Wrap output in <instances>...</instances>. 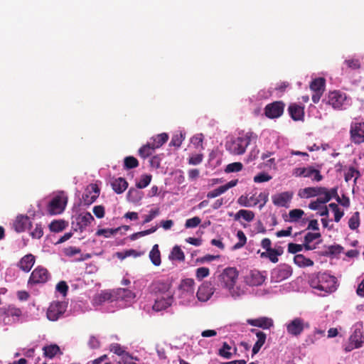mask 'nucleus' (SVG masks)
Returning a JSON list of instances; mask_svg holds the SVG:
<instances>
[{
  "instance_id": "57",
  "label": "nucleus",
  "mask_w": 364,
  "mask_h": 364,
  "mask_svg": "<svg viewBox=\"0 0 364 364\" xmlns=\"http://www.w3.org/2000/svg\"><path fill=\"white\" fill-rule=\"evenodd\" d=\"M272 179V176L267 173H260L254 177L255 183H264L267 182Z\"/></svg>"
},
{
  "instance_id": "58",
  "label": "nucleus",
  "mask_w": 364,
  "mask_h": 364,
  "mask_svg": "<svg viewBox=\"0 0 364 364\" xmlns=\"http://www.w3.org/2000/svg\"><path fill=\"white\" fill-rule=\"evenodd\" d=\"M200 218L198 216H195L192 218L186 220L185 227L186 228H193L197 227L200 223Z\"/></svg>"
},
{
  "instance_id": "28",
  "label": "nucleus",
  "mask_w": 364,
  "mask_h": 364,
  "mask_svg": "<svg viewBox=\"0 0 364 364\" xmlns=\"http://www.w3.org/2000/svg\"><path fill=\"white\" fill-rule=\"evenodd\" d=\"M349 340L361 347L363 343V336L360 324H355L354 326L353 332L350 336Z\"/></svg>"
},
{
  "instance_id": "56",
  "label": "nucleus",
  "mask_w": 364,
  "mask_h": 364,
  "mask_svg": "<svg viewBox=\"0 0 364 364\" xmlns=\"http://www.w3.org/2000/svg\"><path fill=\"white\" fill-rule=\"evenodd\" d=\"M139 162L137 159L133 156H127L124 159V166L126 168H133L137 167Z\"/></svg>"
},
{
  "instance_id": "47",
  "label": "nucleus",
  "mask_w": 364,
  "mask_h": 364,
  "mask_svg": "<svg viewBox=\"0 0 364 364\" xmlns=\"http://www.w3.org/2000/svg\"><path fill=\"white\" fill-rule=\"evenodd\" d=\"M154 149H155L152 148V145L149 141L146 144L144 145L143 146H141L139 149V154L142 158H146V157L149 156L150 155H151V154Z\"/></svg>"
},
{
  "instance_id": "1",
  "label": "nucleus",
  "mask_w": 364,
  "mask_h": 364,
  "mask_svg": "<svg viewBox=\"0 0 364 364\" xmlns=\"http://www.w3.org/2000/svg\"><path fill=\"white\" fill-rule=\"evenodd\" d=\"M257 135L252 132H246L237 137L231 138L225 143L227 151L232 155H242L252 141H255Z\"/></svg>"
},
{
  "instance_id": "22",
  "label": "nucleus",
  "mask_w": 364,
  "mask_h": 364,
  "mask_svg": "<svg viewBox=\"0 0 364 364\" xmlns=\"http://www.w3.org/2000/svg\"><path fill=\"white\" fill-rule=\"evenodd\" d=\"M31 225V222L28 216L19 215L14 223V228L16 232H21L29 228Z\"/></svg>"
},
{
  "instance_id": "10",
  "label": "nucleus",
  "mask_w": 364,
  "mask_h": 364,
  "mask_svg": "<svg viewBox=\"0 0 364 364\" xmlns=\"http://www.w3.org/2000/svg\"><path fill=\"white\" fill-rule=\"evenodd\" d=\"M265 279L266 275L256 269L250 271L244 277L245 284L250 287L260 286Z\"/></svg>"
},
{
  "instance_id": "18",
  "label": "nucleus",
  "mask_w": 364,
  "mask_h": 364,
  "mask_svg": "<svg viewBox=\"0 0 364 364\" xmlns=\"http://www.w3.org/2000/svg\"><path fill=\"white\" fill-rule=\"evenodd\" d=\"M151 290L156 294V296L173 294L171 291V284L169 282H155L151 285Z\"/></svg>"
},
{
  "instance_id": "43",
  "label": "nucleus",
  "mask_w": 364,
  "mask_h": 364,
  "mask_svg": "<svg viewBox=\"0 0 364 364\" xmlns=\"http://www.w3.org/2000/svg\"><path fill=\"white\" fill-rule=\"evenodd\" d=\"M117 297L122 299L129 301L134 298V294L127 289H119L117 292Z\"/></svg>"
},
{
  "instance_id": "36",
  "label": "nucleus",
  "mask_w": 364,
  "mask_h": 364,
  "mask_svg": "<svg viewBox=\"0 0 364 364\" xmlns=\"http://www.w3.org/2000/svg\"><path fill=\"white\" fill-rule=\"evenodd\" d=\"M304 177L311 178L313 181H320L323 178L320 171L312 166H308L306 168Z\"/></svg>"
},
{
  "instance_id": "45",
  "label": "nucleus",
  "mask_w": 364,
  "mask_h": 364,
  "mask_svg": "<svg viewBox=\"0 0 364 364\" xmlns=\"http://www.w3.org/2000/svg\"><path fill=\"white\" fill-rule=\"evenodd\" d=\"M44 355L50 358H53L60 351L57 345H50L43 348Z\"/></svg>"
},
{
  "instance_id": "39",
  "label": "nucleus",
  "mask_w": 364,
  "mask_h": 364,
  "mask_svg": "<svg viewBox=\"0 0 364 364\" xmlns=\"http://www.w3.org/2000/svg\"><path fill=\"white\" fill-rule=\"evenodd\" d=\"M240 218H243L245 220H246L247 222H250V221L253 220V219L255 218V214L251 210L242 209V210H240L238 212H237V213L235 215V220H238Z\"/></svg>"
},
{
  "instance_id": "64",
  "label": "nucleus",
  "mask_w": 364,
  "mask_h": 364,
  "mask_svg": "<svg viewBox=\"0 0 364 364\" xmlns=\"http://www.w3.org/2000/svg\"><path fill=\"white\" fill-rule=\"evenodd\" d=\"M133 359L134 358L131 356L128 353L127 354L124 355V356L120 358L119 364H136L133 361Z\"/></svg>"
},
{
  "instance_id": "26",
  "label": "nucleus",
  "mask_w": 364,
  "mask_h": 364,
  "mask_svg": "<svg viewBox=\"0 0 364 364\" xmlns=\"http://www.w3.org/2000/svg\"><path fill=\"white\" fill-rule=\"evenodd\" d=\"M252 331L255 332L256 336L257 338V340L252 348V354L255 355L259 351L262 346L264 344L267 336L262 331H257L255 329H252Z\"/></svg>"
},
{
  "instance_id": "53",
  "label": "nucleus",
  "mask_w": 364,
  "mask_h": 364,
  "mask_svg": "<svg viewBox=\"0 0 364 364\" xmlns=\"http://www.w3.org/2000/svg\"><path fill=\"white\" fill-rule=\"evenodd\" d=\"M242 164L240 162H234L228 164L225 171L226 173L238 172L242 169Z\"/></svg>"
},
{
  "instance_id": "51",
  "label": "nucleus",
  "mask_w": 364,
  "mask_h": 364,
  "mask_svg": "<svg viewBox=\"0 0 364 364\" xmlns=\"http://www.w3.org/2000/svg\"><path fill=\"white\" fill-rule=\"evenodd\" d=\"M109 349L112 352L120 356L121 358L124 356V355L127 354L128 353L125 351L124 348L121 346L119 343H112L109 346Z\"/></svg>"
},
{
  "instance_id": "16",
  "label": "nucleus",
  "mask_w": 364,
  "mask_h": 364,
  "mask_svg": "<svg viewBox=\"0 0 364 364\" xmlns=\"http://www.w3.org/2000/svg\"><path fill=\"white\" fill-rule=\"evenodd\" d=\"M94 220L95 219L90 213L86 212L82 213L76 217V225L73 228L75 231L80 230V232H82L94 221Z\"/></svg>"
},
{
  "instance_id": "40",
  "label": "nucleus",
  "mask_w": 364,
  "mask_h": 364,
  "mask_svg": "<svg viewBox=\"0 0 364 364\" xmlns=\"http://www.w3.org/2000/svg\"><path fill=\"white\" fill-rule=\"evenodd\" d=\"M127 199L132 203H138L143 197V193L137 189L131 188L127 193Z\"/></svg>"
},
{
  "instance_id": "44",
  "label": "nucleus",
  "mask_w": 364,
  "mask_h": 364,
  "mask_svg": "<svg viewBox=\"0 0 364 364\" xmlns=\"http://www.w3.org/2000/svg\"><path fill=\"white\" fill-rule=\"evenodd\" d=\"M119 228H107V229H100L96 232V235L97 236H103L105 238H109L112 235L117 234Z\"/></svg>"
},
{
  "instance_id": "37",
  "label": "nucleus",
  "mask_w": 364,
  "mask_h": 364,
  "mask_svg": "<svg viewBox=\"0 0 364 364\" xmlns=\"http://www.w3.org/2000/svg\"><path fill=\"white\" fill-rule=\"evenodd\" d=\"M310 88L314 92H323L325 88V79L323 77L316 78L310 84Z\"/></svg>"
},
{
  "instance_id": "38",
  "label": "nucleus",
  "mask_w": 364,
  "mask_h": 364,
  "mask_svg": "<svg viewBox=\"0 0 364 364\" xmlns=\"http://www.w3.org/2000/svg\"><path fill=\"white\" fill-rule=\"evenodd\" d=\"M290 275V272L287 269H277L272 272V278L276 282H279L283 279L288 278Z\"/></svg>"
},
{
  "instance_id": "3",
  "label": "nucleus",
  "mask_w": 364,
  "mask_h": 364,
  "mask_svg": "<svg viewBox=\"0 0 364 364\" xmlns=\"http://www.w3.org/2000/svg\"><path fill=\"white\" fill-rule=\"evenodd\" d=\"M194 280L192 279H183L178 287L176 298L179 305L193 306L196 301L195 299Z\"/></svg>"
},
{
  "instance_id": "25",
  "label": "nucleus",
  "mask_w": 364,
  "mask_h": 364,
  "mask_svg": "<svg viewBox=\"0 0 364 364\" xmlns=\"http://www.w3.org/2000/svg\"><path fill=\"white\" fill-rule=\"evenodd\" d=\"M230 294L232 297L234 299L240 298L241 296H244L247 291V288L245 284H238L232 285V287H230L229 289H228Z\"/></svg>"
},
{
  "instance_id": "54",
  "label": "nucleus",
  "mask_w": 364,
  "mask_h": 364,
  "mask_svg": "<svg viewBox=\"0 0 364 364\" xmlns=\"http://www.w3.org/2000/svg\"><path fill=\"white\" fill-rule=\"evenodd\" d=\"M304 214V212L301 209H294L289 211V215L290 221L296 222L300 219Z\"/></svg>"
},
{
  "instance_id": "24",
  "label": "nucleus",
  "mask_w": 364,
  "mask_h": 364,
  "mask_svg": "<svg viewBox=\"0 0 364 364\" xmlns=\"http://www.w3.org/2000/svg\"><path fill=\"white\" fill-rule=\"evenodd\" d=\"M35 263V257L31 254L23 256L18 264V267L23 272H28Z\"/></svg>"
},
{
  "instance_id": "6",
  "label": "nucleus",
  "mask_w": 364,
  "mask_h": 364,
  "mask_svg": "<svg viewBox=\"0 0 364 364\" xmlns=\"http://www.w3.org/2000/svg\"><path fill=\"white\" fill-rule=\"evenodd\" d=\"M68 198L63 192L58 193L49 203L48 211L50 215L60 214L65 210Z\"/></svg>"
},
{
  "instance_id": "20",
  "label": "nucleus",
  "mask_w": 364,
  "mask_h": 364,
  "mask_svg": "<svg viewBox=\"0 0 364 364\" xmlns=\"http://www.w3.org/2000/svg\"><path fill=\"white\" fill-rule=\"evenodd\" d=\"M284 111V105L282 102H275L269 104L265 107V115L268 118H277L280 117Z\"/></svg>"
},
{
  "instance_id": "42",
  "label": "nucleus",
  "mask_w": 364,
  "mask_h": 364,
  "mask_svg": "<svg viewBox=\"0 0 364 364\" xmlns=\"http://www.w3.org/2000/svg\"><path fill=\"white\" fill-rule=\"evenodd\" d=\"M67 226V223L64 220H54L53 221L50 225V230L54 232H59L63 231Z\"/></svg>"
},
{
  "instance_id": "35",
  "label": "nucleus",
  "mask_w": 364,
  "mask_h": 364,
  "mask_svg": "<svg viewBox=\"0 0 364 364\" xmlns=\"http://www.w3.org/2000/svg\"><path fill=\"white\" fill-rule=\"evenodd\" d=\"M149 258L155 266H159L161 264V254L159 250V245H154L149 252Z\"/></svg>"
},
{
  "instance_id": "14",
  "label": "nucleus",
  "mask_w": 364,
  "mask_h": 364,
  "mask_svg": "<svg viewBox=\"0 0 364 364\" xmlns=\"http://www.w3.org/2000/svg\"><path fill=\"white\" fill-rule=\"evenodd\" d=\"M350 138L353 143H364V122L354 123L350 126Z\"/></svg>"
},
{
  "instance_id": "60",
  "label": "nucleus",
  "mask_w": 364,
  "mask_h": 364,
  "mask_svg": "<svg viewBox=\"0 0 364 364\" xmlns=\"http://www.w3.org/2000/svg\"><path fill=\"white\" fill-rule=\"evenodd\" d=\"M304 246V245H299L295 243H289L288 245V252L291 254H296L299 252L303 250Z\"/></svg>"
},
{
  "instance_id": "12",
  "label": "nucleus",
  "mask_w": 364,
  "mask_h": 364,
  "mask_svg": "<svg viewBox=\"0 0 364 364\" xmlns=\"http://www.w3.org/2000/svg\"><path fill=\"white\" fill-rule=\"evenodd\" d=\"M173 302V294H168V295H161L156 296L155 302L153 305V310L155 311H161L165 310Z\"/></svg>"
},
{
  "instance_id": "62",
  "label": "nucleus",
  "mask_w": 364,
  "mask_h": 364,
  "mask_svg": "<svg viewBox=\"0 0 364 364\" xmlns=\"http://www.w3.org/2000/svg\"><path fill=\"white\" fill-rule=\"evenodd\" d=\"M56 290L58 292H60L63 296H65L68 290V286L67 285L65 282L61 281L57 284Z\"/></svg>"
},
{
  "instance_id": "4",
  "label": "nucleus",
  "mask_w": 364,
  "mask_h": 364,
  "mask_svg": "<svg viewBox=\"0 0 364 364\" xmlns=\"http://www.w3.org/2000/svg\"><path fill=\"white\" fill-rule=\"evenodd\" d=\"M268 196L269 193L266 192L260 193L257 197L255 195L250 197L241 196L237 203L243 207H252L259 203V208L262 209L268 201Z\"/></svg>"
},
{
  "instance_id": "8",
  "label": "nucleus",
  "mask_w": 364,
  "mask_h": 364,
  "mask_svg": "<svg viewBox=\"0 0 364 364\" xmlns=\"http://www.w3.org/2000/svg\"><path fill=\"white\" fill-rule=\"evenodd\" d=\"M67 305L64 302H52L47 310V318L52 321L59 319L65 312Z\"/></svg>"
},
{
  "instance_id": "11",
  "label": "nucleus",
  "mask_w": 364,
  "mask_h": 364,
  "mask_svg": "<svg viewBox=\"0 0 364 364\" xmlns=\"http://www.w3.org/2000/svg\"><path fill=\"white\" fill-rule=\"evenodd\" d=\"M50 278L48 271L43 267H37L31 273L28 284H40L46 282Z\"/></svg>"
},
{
  "instance_id": "13",
  "label": "nucleus",
  "mask_w": 364,
  "mask_h": 364,
  "mask_svg": "<svg viewBox=\"0 0 364 364\" xmlns=\"http://www.w3.org/2000/svg\"><path fill=\"white\" fill-rule=\"evenodd\" d=\"M330 190L324 187H308L301 189L299 191L298 196L301 198H309L315 196H322L329 193Z\"/></svg>"
},
{
  "instance_id": "34",
  "label": "nucleus",
  "mask_w": 364,
  "mask_h": 364,
  "mask_svg": "<svg viewBox=\"0 0 364 364\" xmlns=\"http://www.w3.org/2000/svg\"><path fill=\"white\" fill-rule=\"evenodd\" d=\"M168 259L170 260L183 262L185 259V255L181 247L178 245H176L173 247L171 253L169 254Z\"/></svg>"
},
{
  "instance_id": "23",
  "label": "nucleus",
  "mask_w": 364,
  "mask_h": 364,
  "mask_svg": "<svg viewBox=\"0 0 364 364\" xmlns=\"http://www.w3.org/2000/svg\"><path fill=\"white\" fill-rule=\"evenodd\" d=\"M247 323L253 326L259 327L264 329H269L273 326V320L267 317H261L256 319H250Z\"/></svg>"
},
{
  "instance_id": "30",
  "label": "nucleus",
  "mask_w": 364,
  "mask_h": 364,
  "mask_svg": "<svg viewBox=\"0 0 364 364\" xmlns=\"http://www.w3.org/2000/svg\"><path fill=\"white\" fill-rule=\"evenodd\" d=\"M168 135L166 133H161L151 138L149 142L152 145V148L158 149L167 141Z\"/></svg>"
},
{
  "instance_id": "2",
  "label": "nucleus",
  "mask_w": 364,
  "mask_h": 364,
  "mask_svg": "<svg viewBox=\"0 0 364 364\" xmlns=\"http://www.w3.org/2000/svg\"><path fill=\"white\" fill-rule=\"evenodd\" d=\"M310 285L312 288L323 292L321 294L323 296L333 292L337 289L336 278L326 272L313 276L310 280Z\"/></svg>"
},
{
  "instance_id": "33",
  "label": "nucleus",
  "mask_w": 364,
  "mask_h": 364,
  "mask_svg": "<svg viewBox=\"0 0 364 364\" xmlns=\"http://www.w3.org/2000/svg\"><path fill=\"white\" fill-rule=\"evenodd\" d=\"M294 263L299 267H311L314 262L301 254L296 255L294 257Z\"/></svg>"
},
{
  "instance_id": "21",
  "label": "nucleus",
  "mask_w": 364,
  "mask_h": 364,
  "mask_svg": "<svg viewBox=\"0 0 364 364\" xmlns=\"http://www.w3.org/2000/svg\"><path fill=\"white\" fill-rule=\"evenodd\" d=\"M99 196V189L96 185L90 184L82 195V200L85 205L92 203Z\"/></svg>"
},
{
  "instance_id": "5",
  "label": "nucleus",
  "mask_w": 364,
  "mask_h": 364,
  "mask_svg": "<svg viewBox=\"0 0 364 364\" xmlns=\"http://www.w3.org/2000/svg\"><path fill=\"white\" fill-rule=\"evenodd\" d=\"M285 326L289 335L298 337L304 329L309 328V323L301 317H295L287 322Z\"/></svg>"
},
{
  "instance_id": "32",
  "label": "nucleus",
  "mask_w": 364,
  "mask_h": 364,
  "mask_svg": "<svg viewBox=\"0 0 364 364\" xmlns=\"http://www.w3.org/2000/svg\"><path fill=\"white\" fill-rule=\"evenodd\" d=\"M289 111L294 120H300L303 117L304 108L298 105H291L289 107Z\"/></svg>"
},
{
  "instance_id": "19",
  "label": "nucleus",
  "mask_w": 364,
  "mask_h": 364,
  "mask_svg": "<svg viewBox=\"0 0 364 364\" xmlns=\"http://www.w3.org/2000/svg\"><path fill=\"white\" fill-rule=\"evenodd\" d=\"M293 197V193L285 191L272 196V203L278 207H287Z\"/></svg>"
},
{
  "instance_id": "46",
  "label": "nucleus",
  "mask_w": 364,
  "mask_h": 364,
  "mask_svg": "<svg viewBox=\"0 0 364 364\" xmlns=\"http://www.w3.org/2000/svg\"><path fill=\"white\" fill-rule=\"evenodd\" d=\"M4 314L7 317H12L13 321H16L21 315V311L19 309L9 306Z\"/></svg>"
},
{
  "instance_id": "63",
  "label": "nucleus",
  "mask_w": 364,
  "mask_h": 364,
  "mask_svg": "<svg viewBox=\"0 0 364 364\" xmlns=\"http://www.w3.org/2000/svg\"><path fill=\"white\" fill-rule=\"evenodd\" d=\"M87 345L91 349H97L100 347V342L94 336H91L88 340Z\"/></svg>"
},
{
  "instance_id": "41",
  "label": "nucleus",
  "mask_w": 364,
  "mask_h": 364,
  "mask_svg": "<svg viewBox=\"0 0 364 364\" xmlns=\"http://www.w3.org/2000/svg\"><path fill=\"white\" fill-rule=\"evenodd\" d=\"M325 331L321 329H315L312 334L306 340L307 344H314L320 338L324 336Z\"/></svg>"
},
{
  "instance_id": "17",
  "label": "nucleus",
  "mask_w": 364,
  "mask_h": 364,
  "mask_svg": "<svg viewBox=\"0 0 364 364\" xmlns=\"http://www.w3.org/2000/svg\"><path fill=\"white\" fill-rule=\"evenodd\" d=\"M214 293V288L211 283L205 282L202 284L197 291L196 296L200 301H207Z\"/></svg>"
},
{
  "instance_id": "55",
  "label": "nucleus",
  "mask_w": 364,
  "mask_h": 364,
  "mask_svg": "<svg viewBox=\"0 0 364 364\" xmlns=\"http://www.w3.org/2000/svg\"><path fill=\"white\" fill-rule=\"evenodd\" d=\"M151 181V175H143L139 182L136 183V187L138 188H144L149 186Z\"/></svg>"
},
{
  "instance_id": "59",
  "label": "nucleus",
  "mask_w": 364,
  "mask_h": 364,
  "mask_svg": "<svg viewBox=\"0 0 364 364\" xmlns=\"http://www.w3.org/2000/svg\"><path fill=\"white\" fill-rule=\"evenodd\" d=\"M210 274L209 269L207 267H199L196 269V276L198 279H203Z\"/></svg>"
},
{
  "instance_id": "27",
  "label": "nucleus",
  "mask_w": 364,
  "mask_h": 364,
  "mask_svg": "<svg viewBox=\"0 0 364 364\" xmlns=\"http://www.w3.org/2000/svg\"><path fill=\"white\" fill-rule=\"evenodd\" d=\"M112 187L115 193L120 194L127 188L128 183L124 178L119 177L113 180Z\"/></svg>"
},
{
  "instance_id": "50",
  "label": "nucleus",
  "mask_w": 364,
  "mask_h": 364,
  "mask_svg": "<svg viewBox=\"0 0 364 364\" xmlns=\"http://www.w3.org/2000/svg\"><path fill=\"white\" fill-rule=\"evenodd\" d=\"M230 350L231 347L225 342L223 343V347L219 350L218 354L226 359H230L232 357Z\"/></svg>"
},
{
  "instance_id": "48",
  "label": "nucleus",
  "mask_w": 364,
  "mask_h": 364,
  "mask_svg": "<svg viewBox=\"0 0 364 364\" xmlns=\"http://www.w3.org/2000/svg\"><path fill=\"white\" fill-rule=\"evenodd\" d=\"M184 139H185V134H183L181 132H180L179 133H176L172 136L171 141L170 142V145L176 146V147H179L181 145Z\"/></svg>"
},
{
  "instance_id": "29",
  "label": "nucleus",
  "mask_w": 364,
  "mask_h": 364,
  "mask_svg": "<svg viewBox=\"0 0 364 364\" xmlns=\"http://www.w3.org/2000/svg\"><path fill=\"white\" fill-rule=\"evenodd\" d=\"M108 301H112V294L109 291H104L94 296L92 303L94 305H101Z\"/></svg>"
},
{
  "instance_id": "31",
  "label": "nucleus",
  "mask_w": 364,
  "mask_h": 364,
  "mask_svg": "<svg viewBox=\"0 0 364 364\" xmlns=\"http://www.w3.org/2000/svg\"><path fill=\"white\" fill-rule=\"evenodd\" d=\"M321 237V234L319 232H308L304 237V249L306 250H312L316 248L315 246L311 245V243L316 239H318Z\"/></svg>"
},
{
  "instance_id": "52",
  "label": "nucleus",
  "mask_w": 364,
  "mask_h": 364,
  "mask_svg": "<svg viewBox=\"0 0 364 364\" xmlns=\"http://www.w3.org/2000/svg\"><path fill=\"white\" fill-rule=\"evenodd\" d=\"M359 225H360L359 213L355 212L349 219L348 225L351 230H355L358 228Z\"/></svg>"
},
{
  "instance_id": "61",
  "label": "nucleus",
  "mask_w": 364,
  "mask_h": 364,
  "mask_svg": "<svg viewBox=\"0 0 364 364\" xmlns=\"http://www.w3.org/2000/svg\"><path fill=\"white\" fill-rule=\"evenodd\" d=\"M203 155L202 154H197L191 156L188 159V164L191 165H198L203 161Z\"/></svg>"
},
{
  "instance_id": "15",
  "label": "nucleus",
  "mask_w": 364,
  "mask_h": 364,
  "mask_svg": "<svg viewBox=\"0 0 364 364\" xmlns=\"http://www.w3.org/2000/svg\"><path fill=\"white\" fill-rule=\"evenodd\" d=\"M337 195V187H334L330 189L329 193L325 194V198H323L322 196L318 197L316 200L311 202L309 204V208L314 210H318L322 207V205H325L331 198L333 196Z\"/></svg>"
},
{
  "instance_id": "9",
  "label": "nucleus",
  "mask_w": 364,
  "mask_h": 364,
  "mask_svg": "<svg viewBox=\"0 0 364 364\" xmlns=\"http://www.w3.org/2000/svg\"><path fill=\"white\" fill-rule=\"evenodd\" d=\"M238 278V272L235 268H226L220 275L222 286L229 289L232 285H235Z\"/></svg>"
},
{
  "instance_id": "49",
  "label": "nucleus",
  "mask_w": 364,
  "mask_h": 364,
  "mask_svg": "<svg viewBox=\"0 0 364 364\" xmlns=\"http://www.w3.org/2000/svg\"><path fill=\"white\" fill-rule=\"evenodd\" d=\"M329 208L334 213V220L338 223L343 216V211H341L336 203H332L329 204Z\"/></svg>"
},
{
  "instance_id": "7",
  "label": "nucleus",
  "mask_w": 364,
  "mask_h": 364,
  "mask_svg": "<svg viewBox=\"0 0 364 364\" xmlns=\"http://www.w3.org/2000/svg\"><path fill=\"white\" fill-rule=\"evenodd\" d=\"M328 103L334 109H343L350 105V100L345 93L333 91L328 94Z\"/></svg>"
}]
</instances>
